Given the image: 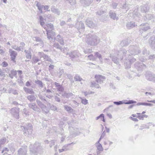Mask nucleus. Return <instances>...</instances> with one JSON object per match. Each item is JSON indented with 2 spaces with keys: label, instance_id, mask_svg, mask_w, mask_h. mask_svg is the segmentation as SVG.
<instances>
[{
  "label": "nucleus",
  "instance_id": "obj_50",
  "mask_svg": "<svg viewBox=\"0 0 155 155\" xmlns=\"http://www.w3.org/2000/svg\"><path fill=\"white\" fill-rule=\"evenodd\" d=\"M95 56L97 58H99L100 60L102 61L101 60L102 59V56L101 54L99 53L98 52H95Z\"/></svg>",
  "mask_w": 155,
  "mask_h": 155
},
{
  "label": "nucleus",
  "instance_id": "obj_42",
  "mask_svg": "<svg viewBox=\"0 0 155 155\" xmlns=\"http://www.w3.org/2000/svg\"><path fill=\"white\" fill-rule=\"evenodd\" d=\"M132 6L130 5H129L128 4H127L126 3H125V4H123L122 5V8L123 9H125L127 11L130 8H131V6Z\"/></svg>",
  "mask_w": 155,
  "mask_h": 155
},
{
  "label": "nucleus",
  "instance_id": "obj_38",
  "mask_svg": "<svg viewBox=\"0 0 155 155\" xmlns=\"http://www.w3.org/2000/svg\"><path fill=\"white\" fill-rule=\"evenodd\" d=\"M91 87H95L97 88H100L99 84L94 81L91 82Z\"/></svg>",
  "mask_w": 155,
  "mask_h": 155
},
{
  "label": "nucleus",
  "instance_id": "obj_29",
  "mask_svg": "<svg viewBox=\"0 0 155 155\" xmlns=\"http://www.w3.org/2000/svg\"><path fill=\"white\" fill-rule=\"evenodd\" d=\"M28 107L32 109L35 111H37L38 110V108L35 103L29 104H28Z\"/></svg>",
  "mask_w": 155,
  "mask_h": 155
},
{
  "label": "nucleus",
  "instance_id": "obj_53",
  "mask_svg": "<svg viewBox=\"0 0 155 155\" xmlns=\"http://www.w3.org/2000/svg\"><path fill=\"white\" fill-rule=\"evenodd\" d=\"M46 17L49 20L48 21H49L51 22L54 21V18L52 17L50 14L46 16Z\"/></svg>",
  "mask_w": 155,
  "mask_h": 155
},
{
  "label": "nucleus",
  "instance_id": "obj_25",
  "mask_svg": "<svg viewBox=\"0 0 155 155\" xmlns=\"http://www.w3.org/2000/svg\"><path fill=\"white\" fill-rule=\"evenodd\" d=\"M85 22L86 25L90 28H93L95 26V25L93 22L89 19H87Z\"/></svg>",
  "mask_w": 155,
  "mask_h": 155
},
{
  "label": "nucleus",
  "instance_id": "obj_31",
  "mask_svg": "<svg viewBox=\"0 0 155 155\" xmlns=\"http://www.w3.org/2000/svg\"><path fill=\"white\" fill-rule=\"evenodd\" d=\"M39 22L41 25L45 29L47 28L45 27V22H44V19L43 17L40 15L39 16Z\"/></svg>",
  "mask_w": 155,
  "mask_h": 155
},
{
  "label": "nucleus",
  "instance_id": "obj_24",
  "mask_svg": "<svg viewBox=\"0 0 155 155\" xmlns=\"http://www.w3.org/2000/svg\"><path fill=\"white\" fill-rule=\"evenodd\" d=\"M154 74L151 72H147L145 74L146 79L148 81H152V80H151L153 79Z\"/></svg>",
  "mask_w": 155,
  "mask_h": 155
},
{
  "label": "nucleus",
  "instance_id": "obj_12",
  "mask_svg": "<svg viewBox=\"0 0 155 155\" xmlns=\"http://www.w3.org/2000/svg\"><path fill=\"white\" fill-rule=\"evenodd\" d=\"M133 17L135 21H139L141 17V15L138 12L137 8L135 9L133 13Z\"/></svg>",
  "mask_w": 155,
  "mask_h": 155
},
{
  "label": "nucleus",
  "instance_id": "obj_45",
  "mask_svg": "<svg viewBox=\"0 0 155 155\" xmlns=\"http://www.w3.org/2000/svg\"><path fill=\"white\" fill-rule=\"evenodd\" d=\"M126 101V100L120 101H115L113 102V103L114 104L119 105L124 104V101Z\"/></svg>",
  "mask_w": 155,
  "mask_h": 155
},
{
  "label": "nucleus",
  "instance_id": "obj_36",
  "mask_svg": "<svg viewBox=\"0 0 155 155\" xmlns=\"http://www.w3.org/2000/svg\"><path fill=\"white\" fill-rule=\"evenodd\" d=\"M54 6H52L51 8V11L53 13L56 14L58 15H59L60 14V12L59 10L58 9H56L54 8Z\"/></svg>",
  "mask_w": 155,
  "mask_h": 155
},
{
  "label": "nucleus",
  "instance_id": "obj_58",
  "mask_svg": "<svg viewBox=\"0 0 155 155\" xmlns=\"http://www.w3.org/2000/svg\"><path fill=\"white\" fill-rule=\"evenodd\" d=\"M65 1H68L69 3L71 5H73L75 4V0H65Z\"/></svg>",
  "mask_w": 155,
  "mask_h": 155
},
{
  "label": "nucleus",
  "instance_id": "obj_5",
  "mask_svg": "<svg viewBox=\"0 0 155 155\" xmlns=\"http://www.w3.org/2000/svg\"><path fill=\"white\" fill-rule=\"evenodd\" d=\"M23 127L25 130L24 134L25 136H28L31 134L33 130V127L31 124H27Z\"/></svg>",
  "mask_w": 155,
  "mask_h": 155
},
{
  "label": "nucleus",
  "instance_id": "obj_47",
  "mask_svg": "<svg viewBox=\"0 0 155 155\" xmlns=\"http://www.w3.org/2000/svg\"><path fill=\"white\" fill-rule=\"evenodd\" d=\"M47 32V38H48V40H50L51 38V36L50 34L51 33V30H48V29L46 28L45 29Z\"/></svg>",
  "mask_w": 155,
  "mask_h": 155
},
{
  "label": "nucleus",
  "instance_id": "obj_57",
  "mask_svg": "<svg viewBox=\"0 0 155 155\" xmlns=\"http://www.w3.org/2000/svg\"><path fill=\"white\" fill-rule=\"evenodd\" d=\"M23 113L27 116H28L29 114V112L26 108L23 109Z\"/></svg>",
  "mask_w": 155,
  "mask_h": 155
},
{
  "label": "nucleus",
  "instance_id": "obj_1",
  "mask_svg": "<svg viewBox=\"0 0 155 155\" xmlns=\"http://www.w3.org/2000/svg\"><path fill=\"white\" fill-rule=\"evenodd\" d=\"M129 48V50L128 51V52L125 49L122 48L120 51H117L116 53L114 54L115 55L116 54L117 56L120 55L121 57H120V59L121 60H122L124 55H125L128 53L129 52L132 55H135L140 53V51L139 49V48L137 46H130ZM114 55V54L113 53L110 54V57L112 58V61L117 64H119L118 58Z\"/></svg>",
  "mask_w": 155,
  "mask_h": 155
},
{
  "label": "nucleus",
  "instance_id": "obj_2",
  "mask_svg": "<svg viewBox=\"0 0 155 155\" xmlns=\"http://www.w3.org/2000/svg\"><path fill=\"white\" fill-rule=\"evenodd\" d=\"M99 38L95 35L89 34L86 35V42L88 45L91 46H96L100 42Z\"/></svg>",
  "mask_w": 155,
  "mask_h": 155
},
{
  "label": "nucleus",
  "instance_id": "obj_35",
  "mask_svg": "<svg viewBox=\"0 0 155 155\" xmlns=\"http://www.w3.org/2000/svg\"><path fill=\"white\" fill-rule=\"evenodd\" d=\"M27 99L31 102L35 101L36 99L34 95H29L27 96Z\"/></svg>",
  "mask_w": 155,
  "mask_h": 155
},
{
  "label": "nucleus",
  "instance_id": "obj_32",
  "mask_svg": "<svg viewBox=\"0 0 155 155\" xmlns=\"http://www.w3.org/2000/svg\"><path fill=\"white\" fill-rule=\"evenodd\" d=\"M23 89L25 92L27 93L32 94H34V93L33 89L32 88H28L24 87H23Z\"/></svg>",
  "mask_w": 155,
  "mask_h": 155
},
{
  "label": "nucleus",
  "instance_id": "obj_19",
  "mask_svg": "<svg viewBox=\"0 0 155 155\" xmlns=\"http://www.w3.org/2000/svg\"><path fill=\"white\" fill-rule=\"evenodd\" d=\"M149 42L150 43L152 48L155 51V36L153 35L151 36Z\"/></svg>",
  "mask_w": 155,
  "mask_h": 155
},
{
  "label": "nucleus",
  "instance_id": "obj_4",
  "mask_svg": "<svg viewBox=\"0 0 155 155\" xmlns=\"http://www.w3.org/2000/svg\"><path fill=\"white\" fill-rule=\"evenodd\" d=\"M125 55H124V56H126L124 63V66L126 68H130L131 64L133 63L136 60L133 58L130 54H126Z\"/></svg>",
  "mask_w": 155,
  "mask_h": 155
},
{
  "label": "nucleus",
  "instance_id": "obj_34",
  "mask_svg": "<svg viewBox=\"0 0 155 155\" xmlns=\"http://www.w3.org/2000/svg\"><path fill=\"white\" fill-rule=\"evenodd\" d=\"M64 108L67 112L69 113H72L73 111V109L71 107L67 105H64Z\"/></svg>",
  "mask_w": 155,
  "mask_h": 155
},
{
  "label": "nucleus",
  "instance_id": "obj_55",
  "mask_svg": "<svg viewBox=\"0 0 155 155\" xmlns=\"http://www.w3.org/2000/svg\"><path fill=\"white\" fill-rule=\"evenodd\" d=\"M17 71L14 70H12L11 71L10 74L12 75V76H14L15 78H17Z\"/></svg>",
  "mask_w": 155,
  "mask_h": 155
},
{
  "label": "nucleus",
  "instance_id": "obj_20",
  "mask_svg": "<svg viewBox=\"0 0 155 155\" xmlns=\"http://www.w3.org/2000/svg\"><path fill=\"white\" fill-rule=\"evenodd\" d=\"M62 96L64 97L68 98L69 97L73 99L74 97V95L71 92L67 93L66 91L64 92L62 94Z\"/></svg>",
  "mask_w": 155,
  "mask_h": 155
},
{
  "label": "nucleus",
  "instance_id": "obj_27",
  "mask_svg": "<svg viewBox=\"0 0 155 155\" xmlns=\"http://www.w3.org/2000/svg\"><path fill=\"white\" fill-rule=\"evenodd\" d=\"M109 15L110 18L114 20H117L118 19V17L116 16V14L112 11H110Z\"/></svg>",
  "mask_w": 155,
  "mask_h": 155
},
{
  "label": "nucleus",
  "instance_id": "obj_15",
  "mask_svg": "<svg viewBox=\"0 0 155 155\" xmlns=\"http://www.w3.org/2000/svg\"><path fill=\"white\" fill-rule=\"evenodd\" d=\"M135 68L139 71H142L146 67V65L143 63H140L139 62H137L134 64Z\"/></svg>",
  "mask_w": 155,
  "mask_h": 155
},
{
  "label": "nucleus",
  "instance_id": "obj_37",
  "mask_svg": "<svg viewBox=\"0 0 155 155\" xmlns=\"http://www.w3.org/2000/svg\"><path fill=\"white\" fill-rule=\"evenodd\" d=\"M137 106L144 105L146 106H152L153 105V104H152L147 103L146 102H140L138 103L137 104Z\"/></svg>",
  "mask_w": 155,
  "mask_h": 155
},
{
  "label": "nucleus",
  "instance_id": "obj_56",
  "mask_svg": "<svg viewBox=\"0 0 155 155\" xmlns=\"http://www.w3.org/2000/svg\"><path fill=\"white\" fill-rule=\"evenodd\" d=\"M88 59L91 61H94L95 60V58L94 56L92 54H90L88 56Z\"/></svg>",
  "mask_w": 155,
  "mask_h": 155
},
{
  "label": "nucleus",
  "instance_id": "obj_13",
  "mask_svg": "<svg viewBox=\"0 0 155 155\" xmlns=\"http://www.w3.org/2000/svg\"><path fill=\"white\" fill-rule=\"evenodd\" d=\"M150 52L149 50L146 48H143L142 51V54L143 55L142 57H140L138 59L141 61V59L147 58V57L150 54Z\"/></svg>",
  "mask_w": 155,
  "mask_h": 155
},
{
  "label": "nucleus",
  "instance_id": "obj_64",
  "mask_svg": "<svg viewBox=\"0 0 155 155\" xmlns=\"http://www.w3.org/2000/svg\"><path fill=\"white\" fill-rule=\"evenodd\" d=\"M54 66L53 65L50 64L48 67V70L50 72H51L52 70L54 69Z\"/></svg>",
  "mask_w": 155,
  "mask_h": 155
},
{
  "label": "nucleus",
  "instance_id": "obj_51",
  "mask_svg": "<svg viewBox=\"0 0 155 155\" xmlns=\"http://www.w3.org/2000/svg\"><path fill=\"white\" fill-rule=\"evenodd\" d=\"M40 61V59L36 56L33 57L32 58V61L33 63H36Z\"/></svg>",
  "mask_w": 155,
  "mask_h": 155
},
{
  "label": "nucleus",
  "instance_id": "obj_9",
  "mask_svg": "<svg viewBox=\"0 0 155 155\" xmlns=\"http://www.w3.org/2000/svg\"><path fill=\"white\" fill-rule=\"evenodd\" d=\"M9 52L11 57V60L14 62H15V59L18 55L17 52L11 49H9Z\"/></svg>",
  "mask_w": 155,
  "mask_h": 155
},
{
  "label": "nucleus",
  "instance_id": "obj_14",
  "mask_svg": "<svg viewBox=\"0 0 155 155\" xmlns=\"http://www.w3.org/2000/svg\"><path fill=\"white\" fill-rule=\"evenodd\" d=\"M96 81L97 83L100 84H102L105 79V77L101 75H96L95 76Z\"/></svg>",
  "mask_w": 155,
  "mask_h": 155
},
{
  "label": "nucleus",
  "instance_id": "obj_23",
  "mask_svg": "<svg viewBox=\"0 0 155 155\" xmlns=\"http://www.w3.org/2000/svg\"><path fill=\"white\" fill-rule=\"evenodd\" d=\"M54 84L56 87V89L58 91H64V89L62 85H61L60 84L56 82L54 83Z\"/></svg>",
  "mask_w": 155,
  "mask_h": 155
},
{
  "label": "nucleus",
  "instance_id": "obj_8",
  "mask_svg": "<svg viewBox=\"0 0 155 155\" xmlns=\"http://www.w3.org/2000/svg\"><path fill=\"white\" fill-rule=\"evenodd\" d=\"M150 29L149 24L147 23H143L140 25V33L142 34L143 31H146Z\"/></svg>",
  "mask_w": 155,
  "mask_h": 155
},
{
  "label": "nucleus",
  "instance_id": "obj_28",
  "mask_svg": "<svg viewBox=\"0 0 155 155\" xmlns=\"http://www.w3.org/2000/svg\"><path fill=\"white\" fill-rule=\"evenodd\" d=\"M30 48L28 50H25V56L27 59H31V53L30 50Z\"/></svg>",
  "mask_w": 155,
  "mask_h": 155
},
{
  "label": "nucleus",
  "instance_id": "obj_49",
  "mask_svg": "<svg viewBox=\"0 0 155 155\" xmlns=\"http://www.w3.org/2000/svg\"><path fill=\"white\" fill-rule=\"evenodd\" d=\"M74 79L75 81H80L82 80V78L78 75H76L74 77Z\"/></svg>",
  "mask_w": 155,
  "mask_h": 155
},
{
  "label": "nucleus",
  "instance_id": "obj_21",
  "mask_svg": "<svg viewBox=\"0 0 155 155\" xmlns=\"http://www.w3.org/2000/svg\"><path fill=\"white\" fill-rule=\"evenodd\" d=\"M55 39L61 45H64V42L63 37L59 35H57Z\"/></svg>",
  "mask_w": 155,
  "mask_h": 155
},
{
  "label": "nucleus",
  "instance_id": "obj_40",
  "mask_svg": "<svg viewBox=\"0 0 155 155\" xmlns=\"http://www.w3.org/2000/svg\"><path fill=\"white\" fill-rule=\"evenodd\" d=\"M45 25L47 29H48V30H51V31H52L54 28L53 25L51 23L47 24ZM52 31H51V32Z\"/></svg>",
  "mask_w": 155,
  "mask_h": 155
},
{
  "label": "nucleus",
  "instance_id": "obj_39",
  "mask_svg": "<svg viewBox=\"0 0 155 155\" xmlns=\"http://www.w3.org/2000/svg\"><path fill=\"white\" fill-rule=\"evenodd\" d=\"M36 6L38 7V9L40 11V13L42 14L43 13L42 10L44 7V5H41L40 3H38L36 4Z\"/></svg>",
  "mask_w": 155,
  "mask_h": 155
},
{
  "label": "nucleus",
  "instance_id": "obj_16",
  "mask_svg": "<svg viewBox=\"0 0 155 155\" xmlns=\"http://www.w3.org/2000/svg\"><path fill=\"white\" fill-rule=\"evenodd\" d=\"M40 58H43L45 61L50 62L51 63H53V62L52 59L48 55L44 54L43 52H39Z\"/></svg>",
  "mask_w": 155,
  "mask_h": 155
},
{
  "label": "nucleus",
  "instance_id": "obj_63",
  "mask_svg": "<svg viewBox=\"0 0 155 155\" xmlns=\"http://www.w3.org/2000/svg\"><path fill=\"white\" fill-rule=\"evenodd\" d=\"M77 56V55L74 52H71L70 54V57L72 58H74Z\"/></svg>",
  "mask_w": 155,
  "mask_h": 155
},
{
  "label": "nucleus",
  "instance_id": "obj_52",
  "mask_svg": "<svg viewBox=\"0 0 155 155\" xmlns=\"http://www.w3.org/2000/svg\"><path fill=\"white\" fill-rule=\"evenodd\" d=\"M84 52L85 54H90L92 52L91 48H86L84 50Z\"/></svg>",
  "mask_w": 155,
  "mask_h": 155
},
{
  "label": "nucleus",
  "instance_id": "obj_43",
  "mask_svg": "<svg viewBox=\"0 0 155 155\" xmlns=\"http://www.w3.org/2000/svg\"><path fill=\"white\" fill-rule=\"evenodd\" d=\"M75 143H74L73 142L72 143H69L65 145L63 147L65 150V151H66L67 150H70L71 149V148L69 146V145H71L72 144H75Z\"/></svg>",
  "mask_w": 155,
  "mask_h": 155
},
{
  "label": "nucleus",
  "instance_id": "obj_6",
  "mask_svg": "<svg viewBox=\"0 0 155 155\" xmlns=\"http://www.w3.org/2000/svg\"><path fill=\"white\" fill-rule=\"evenodd\" d=\"M38 106H39L45 114H47L49 112V109L47 107L43 104L42 103L39 99H37L36 100Z\"/></svg>",
  "mask_w": 155,
  "mask_h": 155
},
{
  "label": "nucleus",
  "instance_id": "obj_10",
  "mask_svg": "<svg viewBox=\"0 0 155 155\" xmlns=\"http://www.w3.org/2000/svg\"><path fill=\"white\" fill-rule=\"evenodd\" d=\"M20 46L19 47L16 45H13L11 46V48L18 51H23L25 44L24 42H21L20 43Z\"/></svg>",
  "mask_w": 155,
  "mask_h": 155
},
{
  "label": "nucleus",
  "instance_id": "obj_26",
  "mask_svg": "<svg viewBox=\"0 0 155 155\" xmlns=\"http://www.w3.org/2000/svg\"><path fill=\"white\" fill-rule=\"evenodd\" d=\"M155 59V54H151L148 55L147 58H143L141 59L142 62H144L146 61L147 60H153Z\"/></svg>",
  "mask_w": 155,
  "mask_h": 155
},
{
  "label": "nucleus",
  "instance_id": "obj_48",
  "mask_svg": "<svg viewBox=\"0 0 155 155\" xmlns=\"http://www.w3.org/2000/svg\"><path fill=\"white\" fill-rule=\"evenodd\" d=\"M136 101L133 100H130L127 101L126 100L125 101H124V104H134L136 103Z\"/></svg>",
  "mask_w": 155,
  "mask_h": 155
},
{
  "label": "nucleus",
  "instance_id": "obj_7",
  "mask_svg": "<svg viewBox=\"0 0 155 155\" xmlns=\"http://www.w3.org/2000/svg\"><path fill=\"white\" fill-rule=\"evenodd\" d=\"M19 108L18 107H15L11 109L10 110V113L16 119L19 118Z\"/></svg>",
  "mask_w": 155,
  "mask_h": 155
},
{
  "label": "nucleus",
  "instance_id": "obj_3",
  "mask_svg": "<svg viewBox=\"0 0 155 155\" xmlns=\"http://www.w3.org/2000/svg\"><path fill=\"white\" fill-rule=\"evenodd\" d=\"M42 150L41 144L38 142H36L30 148L31 155H39L42 153Z\"/></svg>",
  "mask_w": 155,
  "mask_h": 155
},
{
  "label": "nucleus",
  "instance_id": "obj_41",
  "mask_svg": "<svg viewBox=\"0 0 155 155\" xmlns=\"http://www.w3.org/2000/svg\"><path fill=\"white\" fill-rule=\"evenodd\" d=\"M35 83L38 85V86L42 88L43 87L44 84L41 81L35 80Z\"/></svg>",
  "mask_w": 155,
  "mask_h": 155
},
{
  "label": "nucleus",
  "instance_id": "obj_22",
  "mask_svg": "<svg viewBox=\"0 0 155 155\" xmlns=\"http://www.w3.org/2000/svg\"><path fill=\"white\" fill-rule=\"evenodd\" d=\"M141 12L142 13L147 12L149 9V7L147 4L144 5L140 6Z\"/></svg>",
  "mask_w": 155,
  "mask_h": 155
},
{
  "label": "nucleus",
  "instance_id": "obj_59",
  "mask_svg": "<svg viewBox=\"0 0 155 155\" xmlns=\"http://www.w3.org/2000/svg\"><path fill=\"white\" fill-rule=\"evenodd\" d=\"M35 40L36 41L40 42L41 43H43V41L40 38L38 37H35Z\"/></svg>",
  "mask_w": 155,
  "mask_h": 155
},
{
  "label": "nucleus",
  "instance_id": "obj_61",
  "mask_svg": "<svg viewBox=\"0 0 155 155\" xmlns=\"http://www.w3.org/2000/svg\"><path fill=\"white\" fill-rule=\"evenodd\" d=\"M81 103L82 104L84 105H86L88 103V101L86 99H84L81 98Z\"/></svg>",
  "mask_w": 155,
  "mask_h": 155
},
{
  "label": "nucleus",
  "instance_id": "obj_33",
  "mask_svg": "<svg viewBox=\"0 0 155 155\" xmlns=\"http://www.w3.org/2000/svg\"><path fill=\"white\" fill-rule=\"evenodd\" d=\"M154 17H153L152 15L150 14H146L144 16V19L146 21L152 19H153V18Z\"/></svg>",
  "mask_w": 155,
  "mask_h": 155
},
{
  "label": "nucleus",
  "instance_id": "obj_46",
  "mask_svg": "<svg viewBox=\"0 0 155 155\" xmlns=\"http://www.w3.org/2000/svg\"><path fill=\"white\" fill-rule=\"evenodd\" d=\"M53 46L57 49H60L62 51V47L58 43L55 42L53 45Z\"/></svg>",
  "mask_w": 155,
  "mask_h": 155
},
{
  "label": "nucleus",
  "instance_id": "obj_54",
  "mask_svg": "<svg viewBox=\"0 0 155 155\" xmlns=\"http://www.w3.org/2000/svg\"><path fill=\"white\" fill-rule=\"evenodd\" d=\"M5 138H3L0 140V149L1 148L2 145L4 144L6 142Z\"/></svg>",
  "mask_w": 155,
  "mask_h": 155
},
{
  "label": "nucleus",
  "instance_id": "obj_60",
  "mask_svg": "<svg viewBox=\"0 0 155 155\" xmlns=\"http://www.w3.org/2000/svg\"><path fill=\"white\" fill-rule=\"evenodd\" d=\"M97 149L100 151H102L103 150V149L102 147V146L100 143H99L98 145L97 146Z\"/></svg>",
  "mask_w": 155,
  "mask_h": 155
},
{
  "label": "nucleus",
  "instance_id": "obj_17",
  "mask_svg": "<svg viewBox=\"0 0 155 155\" xmlns=\"http://www.w3.org/2000/svg\"><path fill=\"white\" fill-rule=\"evenodd\" d=\"M75 27L78 30H80L81 31L83 30L85 28V26L84 24L81 21H78L75 25Z\"/></svg>",
  "mask_w": 155,
  "mask_h": 155
},
{
  "label": "nucleus",
  "instance_id": "obj_30",
  "mask_svg": "<svg viewBox=\"0 0 155 155\" xmlns=\"http://www.w3.org/2000/svg\"><path fill=\"white\" fill-rule=\"evenodd\" d=\"M130 41H129V40L128 39L123 40L120 42V45L122 47L126 46L128 45Z\"/></svg>",
  "mask_w": 155,
  "mask_h": 155
},
{
  "label": "nucleus",
  "instance_id": "obj_18",
  "mask_svg": "<svg viewBox=\"0 0 155 155\" xmlns=\"http://www.w3.org/2000/svg\"><path fill=\"white\" fill-rule=\"evenodd\" d=\"M137 26V25L135 24V22L133 21L128 22L126 25V28L128 29H130Z\"/></svg>",
  "mask_w": 155,
  "mask_h": 155
},
{
  "label": "nucleus",
  "instance_id": "obj_11",
  "mask_svg": "<svg viewBox=\"0 0 155 155\" xmlns=\"http://www.w3.org/2000/svg\"><path fill=\"white\" fill-rule=\"evenodd\" d=\"M27 146L25 145L20 148L18 150L17 155H27Z\"/></svg>",
  "mask_w": 155,
  "mask_h": 155
},
{
  "label": "nucleus",
  "instance_id": "obj_62",
  "mask_svg": "<svg viewBox=\"0 0 155 155\" xmlns=\"http://www.w3.org/2000/svg\"><path fill=\"white\" fill-rule=\"evenodd\" d=\"M137 118H138L140 120H143V114L140 113H137Z\"/></svg>",
  "mask_w": 155,
  "mask_h": 155
},
{
  "label": "nucleus",
  "instance_id": "obj_44",
  "mask_svg": "<svg viewBox=\"0 0 155 155\" xmlns=\"http://www.w3.org/2000/svg\"><path fill=\"white\" fill-rule=\"evenodd\" d=\"M82 3H84L86 6H89L91 3V0H81Z\"/></svg>",
  "mask_w": 155,
  "mask_h": 155
}]
</instances>
